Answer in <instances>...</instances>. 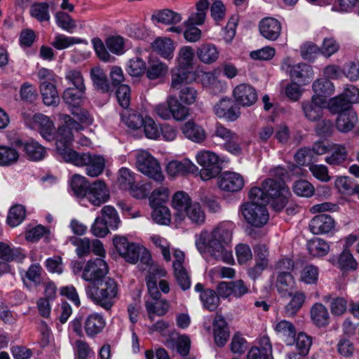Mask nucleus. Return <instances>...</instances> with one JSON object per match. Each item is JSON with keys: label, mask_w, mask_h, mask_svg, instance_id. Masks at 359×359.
<instances>
[{"label": "nucleus", "mask_w": 359, "mask_h": 359, "mask_svg": "<svg viewBox=\"0 0 359 359\" xmlns=\"http://www.w3.org/2000/svg\"><path fill=\"white\" fill-rule=\"evenodd\" d=\"M233 224L222 222L211 233L202 231L196 241V246L201 253L208 252L210 257L217 261L229 263L232 259L229 243L232 239Z\"/></svg>", "instance_id": "nucleus-1"}, {"label": "nucleus", "mask_w": 359, "mask_h": 359, "mask_svg": "<svg viewBox=\"0 0 359 359\" xmlns=\"http://www.w3.org/2000/svg\"><path fill=\"white\" fill-rule=\"evenodd\" d=\"M262 193L256 187L250 190V202L242 206V214L246 222L253 226L260 228L269 220V213L266 208V197L262 199Z\"/></svg>", "instance_id": "nucleus-2"}, {"label": "nucleus", "mask_w": 359, "mask_h": 359, "mask_svg": "<svg viewBox=\"0 0 359 359\" xmlns=\"http://www.w3.org/2000/svg\"><path fill=\"white\" fill-rule=\"evenodd\" d=\"M85 291L87 297L96 305L109 311L118 295V285L114 279L107 277L95 284L88 285Z\"/></svg>", "instance_id": "nucleus-3"}, {"label": "nucleus", "mask_w": 359, "mask_h": 359, "mask_svg": "<svg viewBox=\"0 0 359 359\" xmlns=\"http://www.w3.org/2000/svg\"><path fill=\"white\" fill-rule=\"evenodd\" d=\"M257 188L262 193L260 199L266 197L267 204L271 200L276 211H280L286 206L290 191L283 180L269 178L263 182L262 188Z\"/></svg>", "instance_id": "nucleus-4"}, {"label": "nucleus", "mask_w": 359, "mask_h": 359, "mask_svg": "<svg viewBox=\"0 0 359 359\" xmlns=\"http://www.w3.org/2000/svg\"><path fill=\"white\" fill-rule=\"evenodd\" d=\"M68 163H72L76 166H86V174L92 177L101 175L105 167V160L100 155H91L90 153H78L72 149L67 152H63L60 155Z\"/></svg>", "instance_id": "nucleus-5"}, {"label": "nucleus", "mask_w": 359, "mask_h": 359, "mask_svg": "<svg viewBox=\"0 0 359 359\" xmlns=\"http://www.w3.org/2000/svg\"><path fill=\"white\" fill-rule=\"evenodd\" d=\"M64 125L60 126L56 131V150L60 155L63 152H67L72 150L71 144L74 140L72 130L81 131L83 130L82 124L79 121H76L70 115L62 114L60 116Z\"/></svg>", "instance_id": "nucleus-6"}, {"label": "nucleus", "mask_w": 359, "mask_h": 359, "mask_svg": "<svg viewBox=\"0 0 359 359\" xmlns=\"http://www.w3.org/2000/svg\"><path fill=\"white\" fill-rule=\"evenodd\" d=\"M154 111L163 120L172 117L176 121H183L189 116V109L183 106L175 95L168 96L165 102L157 104Z\"/></svg>", "instance_id": "nucleus-7"}, {"label": "nucleus", "mask_w": 359, "mask_h": 359, "mask_svg": "<svg viewBox=\"0 0 359 359\" xmlns=\"http://www.w3.org/2000/svg\"><path fill=\"white\" fill-rule=\"evenodd\" d=\"M136 166L140 172L157 182H162L164 176L158 161L147 151H139L135 155Z\"/></svg>", "instance_id": "nucleus-8"}, {"label": "nucleus", "mask_w": 359, "mask_h": 359, "mask_svg": "<svg viewBox=\"0 0 359 359\" xmlns=\"http://www.w3.org/2000/svg\"><path fill=\"white\" fill-rule=\"evenodd\" d=\"M198 163L203 167L200 176L204 181L215 177L221 172L218 156L213 152L203 151L196 156Z\"/></svg>", "instance_id": "nucleus-9"}, {"label": "nucleus", "mask_w": 359, "mask_h": 359, "mask_svg": "<svg viewBox=\"0 0 359 359\" xmlns=\"http://www.w3.org/2000/svg\"><path fill=\"white\" fill-rule=\"evenodd\" d=\"M109 271L107 262L101 257L90 259L83 267L82 278L86 281L95 284L105 278Z\"/></svg>", "instance_id": "nucleus-10"}, {"label": "nucleus", "mask_w": 359, "mask_h": 359, "mask_svg": "<svg viewBox=\"0 0 359 359\" xmlns=\"http://www.w3.org/2000/svg\"><path fill=\"white\" fill-rule=\"evenodd\" d=\"M114 245L118 252L126 262L135 264L140 257L142 248L134 243H129L124 236H116L113 239Z\"/></svg>", "instance_id": "nucleus-11"}, {"label": "nucleus", "mask_w": 359, "mask_h": 359, "mask_svg": "<svg viewBox=\"0 0 359 359\" xmlns=\"http://www.w3.org/2000/svg\"><path fill=\"white\" fill-rule=\"evenodd\" d=\"M282 69L289 74L292 80L303 85L309 83L313 77L312 67L306 63L291 65L284 62Z\"/></svg>", "instance_id": "nucleus-12"}, {"label": "nucleus", "mask_w": 359, "mask_h": 359, "mask_svg": "<svg viewBox=\"0 0 359 359\" xmlns=\"http://www.w3.org/2000/svg\"><path fill=\"white\" fill-rule=\"evenodd\" d=\"M325 100L320 96L313 95L309 100L302 102V109L305 118L310 121L319 120L323 114Z\"/></svg>", "instance_id": "nucleus-13"}, {"label": "nucleus", "mask_w": 359, "mask_h": 359, "mask_svg": "<svg viewBox=\"0 0 359 359\" xmlns=\"http://www.w3.org/2000/svg\"><path fill=\"white\" fill-rule=\"evenodd\" d=\"M215 114L219 118H223L228 121L237 120L240 115V107L231 98H222L214 107Z\"/></svg>", "instance_id": "nucleus-14"}, {"label": "nucleus", "mask_w": 359, "mask_h": 359, "mask_svg": "<svg viewBox=\"0 0 359 359\" xmlns=\"http://www.w3.org/2000/svg\"><path fill=\"white\" fill-rule=\"evenodd\" d=\"M218 186L220 189L229 192H238L244 187L242 175L235 172H224L218 178Z\"/></svg>", "instance_id": "nucleus-15"}, {"label": "nucleus", "mask_w": 359, "mask_h": 359, "mask_svg": "<svg viewBox=\"0 0 359 359\" xmlns=\"http://www.w3.org/2000/svg\"><path fill=\"white\" fill-rule=\"evenodd\" d=\"M196 79V73L193 70L175 67L171 70L170 88L179 90L180 88L193 83Z\"/></svg>", "instance_id": "nucleus-16"}, {"label": "nucleus", "mask_w": 359, "mask_h": 359, "mask_svg": "<svg viewBox=\"0 0 359 359\" xmlns=\"http://www.w3.org/2000/svg\"><path fill=\"white\" fill-rule=\"evenodd\" d=\"M233 97L238 104L250 107L257 100V93L255 88L250 84L241 83L238 85L233 91Z\"/></svg>", "instance_id": "nucleus-17"}, {"label": "nucleus", "mask_w": 359, "mask_h": 359, "mask_svg": "<svg viewBox=\"0 0 359 359\" xmlns=\"http://www.w3.org/2000/svg\"><path fill=\"white\" fill-rule=\"evenodd\" d=\"M33 123L34 128L39 131L43 138L50 142L56 140V132L53 122L47 116L42 114L34 115Z\"/></svg>", "instance_id": "nucleus-18"}, {"label": "nucleus", "mask_w": 359, "mask_h": 359, "mask_svg": "<svg viewBox=\"0 0 359 359\" xmlns=\"http://www.w3.org/2000/svg\"><path fill=\"white\" fill-rule=\"evenodd\" d=\"M86 196L93 205L100 206L108 200L109 192L104 181L97 180L89 186Z\"/></svg>", "instance_id": "nucleus-19"}, {"label": "nucleus", "mask_w": 359, "mask_h": 359, "mask_svg": "<svg viewBox=\"0 0 359 359\" xmlns=\"http://www.w3.org/2000/svg\"><path fill=\"white\" fill-rule=\"evenodd\" d=\"M279 268L285 269L287 271H281L277 278V288L279 292H287L294 284V278L290 271L294 267V262L290 259H285L278 263Z\"/></svg>", "instance_id": "nucleus-20"}, {"label": "nucleus", "mask_w": 359, "mask_h": 359, "mask_svg": "<svg viewBox=\"0 0 359 359\" xmlns=\"http://www.w3.org/2000/svg\"><path fill=\"white\" fill-rule=\"evenodd\" d=\"M311 323L318 328L326 327L330 324V315L327 308L322 303L316 302L310 309Z\"/></svg>", "instance_id": "nucleus-21"}, {"label": "nucleus", "mask_w": 359, "mask_h": 359, "mask_svg": "<svg viewBox=\"0 0 359 359\" xmlns=\"http://www.w3.org/2000/svg\"><path fill=\"white\" fill-rule=\"evenodd\" d=\"M334 227V220L326 214L315 216L309 223V229L313 234L329 233Z\"/></svg>", "instance_id": "nucleus-22"}, {"label": "nucleus", "mask_w": 359, "mask_h": 359, "mask_svg": "<svg viewBox=\"0 0 359 359\" xmlns=\"http://www.w3.org/2000/svg\"><path fill=\"white\" fill-rule=\"evenodd\" d=\"M192 203L189 194L183 191H177L172 198V207L177 212L175 219L181 222L184 219V212Z\"/></svg>", "instance_id": "nucleus-23"}, {"label": "nucleus", "mask_w": 359, "mask_h": 359, "mask_svg": "<svg viewBox=\"0 0 359 359\" xmlns=\"http://www.w3.org/2000/svg\"><path fill=\"white\" fill-rule=\"evenodd\" d=\"M259 27L261 34L270 41L276 40L280 34L281 25L278 20L273 18H266L262 20Z\"/></svg>", "instance_id": "nucleus-24"}, {"label": "nucleus", "mask_w": 359, "mask_h": 359, "mask_svg": "<svg viewBox=\"0 0 359 359\" xmlns=\"http://www.w3.org/2000/svg\"><path fill=\"white\" fill-rule=\"evenodd\" d=\"M15 144L23 146L25 155L30 161H41L43 159L46 155V148L34 140L23 143L22 140H18L15 141Z\"/></svg>", "instance_id": "nucleus-25"}, {"label": "nucleus", "mask_w": 359, "mask_h": 359, "mask_svg": "<svg viewBox=\"0 0 359 359\" xmlns=\"http://www.w3.org/2000/svg\"><path fill=\"white\" fill-rule=\"evenodd\" d=\"M169 175L175 177L177 175H184L188 173H195L198 171V168L189 159L182 161H172L168 163L166 168Z\"/></svg>", "instance_id": "nucleus-26"}, {"label": "nucleus", "mask_w": 359, "mask_h": 359, "mask_svg": "<svg viewBox=\"0 0 359 359\" xmlns=\"http://www.w3.org/2000/svg\"><path fill=\"white\" fill-rule=\"evenodd\" d=\"M358 121V115L353 109L345 110L338 114L336 128L341 133H348L355 128Z\"/></svg>", "instance_id": "nucleus-27"}, {"label": "nucleus", "mask_w": 359, "mask_h": 359, "mask_svg": "<svg viewBox=\"0 0 359 359\" xmlns=\"http://www.w3.org/2000/svg\"><path fill=\"white\" fill-rule=\"evenodd\" d=\"M25 257V255L22 249L11 248L8 243L0 242V262L9 264L13 261L21 262Z\"/></svg>", "instance_id": "nucleus-28"}, {"label": "nucleus", "mask_w": 359, "mask_h": 359, "mask_svg": "<svg viewBox=\"0 0 359 359\" xmlns=\"http://www.w3.org/2000/svg\"><path fill=\"white\" fill-rule=\"evenodd\" d=\"M182 133L195 143H202L206 139V133L202 126L193 121L186 122L182 127Z\"/></svg>", "instance_id": "nucleus-29"}, {"label": "nucleus", "mask_w": 359, "mask_h": 359, "mask_svg": "<svg viewBox=\"0 0 359 359\" xmlns=\"http://www.w3.org/2000/svg\"><path fill=\"white\" fill-rule=\"evenodd\" d=\"M40 91L43 103L47 106H57L60 102V97L54 84L44 81L41 83Z\"/></svg>", "instance_id": "nucleus-30"}, {"label": "nucleus", "mask_w": 359, "mask_h": 359, "mask_svg": "<svg viewBox=\"0 0 359 359\" xmlns=\"http://www.w3.org/2000/svg\"><path fill=\"white\" fill-rule=\"evenodd\" d=\"M274 329L277 334L284 338L286 345L293 344L295 341L297 331L292 323L285 320H280L275 325Z\"/></svg>", "instance_id": "nucleus-31"}, {"label": "nucleus", "mask_w": 359, "mask_h": 359, "mask_svg": "<svg viewBox=\"0 0 359 359\" xmlns=\"http://www.w3.org/2000/svg\"><path fill=\"white\" fill-rule=\"evenodd\" d=\"M196 56L204 64H212L219 57V50L212 43H203L196 50Z\"/></svg>", "instance_id": "nucleus-32"}, {"label": "nucleus", "mask_w": 359, "mask_h": 359, "mask_svg": "<svg viewBox=\"0 0 359 359\" xmlns=\"http://www.w3.org/2000/svg\"><path fill=\"white\" fill-rule=\"evenodd\" d=\"M105 321L102 316L95 313L88 316L84 321V329L86 334L93 337L103 330Z\"/></svg>", "instance_id": "nucleus-33"}, {"label": "nucleus", "mask_w": 359, "mask_h": 359, "mask_svg": "<svg viewBox=\"0 0 359 359\" xmlns=\"http://www.w3.org/2000/svg\"><path fill=\"white\" fill-rule=\"evenodd\" d=\"M168 66L158 59H150L146 69V75L149 80L163 78L168 73Z\"/></svg>", "instance_id": "nucleus-34"}, {"label": "nucleus", "mask_w": 359, "mask_h": 359, "mask_svg": "<svg viewBox=\"0 0 359 359\" xmlns=\"http://www.w3.org/2000/svg\"><path fill=\"white\" fill-rule=\"evenodd\" d=\"M288 295L291 297L292 299L284 308V315L286 317H293L303 306L306 295L302 292H296L294 294L289 292Z\"/></svg>", "instance_id": "nucleus-35"}, {"label": "nucleus", "mask_w": 359, "mask_h": 359, "mask_svg": "<svg viewBox=\"0 0 359 359\" xmlns=\"http://www.w3.org/2000/svg\"><path fill=\"white\" fill-rule=\"evenodd\" d=\"M152 48L158 55L165 59L172 57L174 46L172 40L168 38L156 39L152 43Z\"/></svg>", "instance_id": "nucleus-36"}, {"label": "nucleus", "mask_w": 359, "mask_h": 359, "mask_svg": "<svg viewBox=\"0 0 359 359\" xmlns=\"http://www.w3.org/2000/svg\"><path fill=\"white\" fill-rule=\"evenodd\" d=\"M200 300L203 308L210 311H215L220 304L219 297L217 292L210 288L205 289V291L200 294Z\"/></svg>", "instance_id": "nucleus-37"}, {"label": "nucleus", "mask_w": 359, "mask_h": 359, "mask_svg": "<svg viewBox=\"0 0 359 359\" xmlns=\"http://www.w3.org/2000/svg\"><path fill=\"white\" fill-rule=\"evenodd\" d=\"M121 119L123 122L132 129H138L141 128L145 121V118L141 114L136 111L126 109L121 113Z\"/></svg>", "instance_id": "nucleus-38"}, {"label": "nucleus", "mask_w": 359, "mask_h": 359, "mask_svg": "<svg viewBox=\"0 0 359 359\" xmlns=\"http://www.w3.org/2000/svg\"><path fill=\"white\" fill-rule=\"evenodd\" d=\"M323 300L327 303L330 302V308L334 316H339L343 315L347 309V301L341 297H332L330 294L323 296Z\"/></svg>", "instance_id": "nucleus-39"}, {"label": "nucleus", "mask_w": 359, "mask_h": 359, "mask_svg": "<svg viewBox=\"0 0 359 359\" xmlns=\"http://www.w3.org/2000/svg\"><path fill=\"white\" fill-rule=\"evenodd\" d=\"M86 88H67L63 93L62 100L72 108L79 104L81 100L83 97Z\"/></svg>", "instance_id": "nucleus-40"}, {"label": "nucleus", "mask_w": 359, "mask_h": 359, "mask_svg": "<svg viewBox=\"0 0 359 359\" xmlns=\"http://www.w3.org/2000/svg\"><path fill=\"white\" fill-rule=\"evenodd\" d=\"M312 88L315 95L324 98L330 96L334 91L333 83L327 79L322 78L317 79L313 83Z\"/></svg>", "instance_id": "nucleus-41"}, {"label": "nucleus", "mask_w": 359, "mask_h": 359, "mask_svg": "<svg viewBox=\"0 0 359 359\" xmlns=\"http://www.w3.org/2000/svg\"><path fill=\"white\" fill-rule=\"evenodd\" d=\"M307 250L313 257H323L328 253L330 246L327 242L320 238H313L308 241Z\"/></svg>", "instance_id": "nucleus-42"}, {"label": "nucleus", "mask_w": 359, "mask_h": 359, "mask_svg": "<svg viewBox=\"0 0 359 359\" xmlns=\"http://www.w3.org/2000/svg\"><path fill=\"white\" fill-rule=\"evenodd\" d=\"M89 186L86 179L79 175H74L70 182L71 189L78 198H83L87 195Z\"/></svg>", "instance_id": "nucleus-43"}, {"label": "nucleus", "mask_w": 359, "mask_h": 359, "mask_svg": "<svg viewBox=\"0 0 359 359\" xmlns=\"http://www.w3.org/2000/svg\"><path fill=\"white\" fill-rule=\"evenodd\" d=\"M194 55V49L191 46L182 47L178 53L177 67L192 70Z\"/></svg>", "instance_id": "nucleus-44"}, {"label": "nucleus", "mask_w": 359, "mask_h": 359, "mask_svg": "<svg viewBox=\"0 0 359 359\" xmlns=\"http://www.w3.org/2000/svg\"><path fill=\"white\" fill-rule=\"evenodd\" d=\"M347 156L346 148L344 145L336 144L332 154L325 158V162L331 165H339L346 161Z\"/></svg>", "instance_id": "nucleus-45"}, {"label": "nucleus", "mask_w": 359, "mask_h": 359, "mask_svg": "<svg viewBox=\"0 0 359 359\" xmlns=\"http://www.w3.org/2000/svg\"><path fill=\"white\" fill-rule=\"evenodd\" d=\"M90 75L93 84L95 86L97 89L101 90L102 93L109 91L110 86L107 76L101 69H93L91 70Z\"/></svg>", "instance_id": "nucleus-46"}, {"label": "nucleus", "mask_w": 359, "mask_h": 359, "mask_svg": "<svg viewBox=\"0 0 359 359\" xmlns=\"http://www.w3.org/2000/svg\"><path fill=\"white\" fill-rule=\"evenodd\" d=\"M187 216L192 223L201 225L205 222V213L201 205L197 203H192L188 209L184 212V217Z\"/></svg>", "instance_id": "nucleus-47"}, {"label": "nucleus", "mask_w": 359, "mask_h": 359, "mask_svg": "<svg viewBox=\"0 0 359 359\" xmlns=\"http://www.w3.org/2000/svg\"><path fill=\"white\" fill-rule=\"evenodd\" d=\"M145 307L147 313H155L158 316H164L170 308L169 302L165 299H161L154 302L145 300Z\"/></svg>", "instance_id": "nucleus-48"}, {"label": "nucleus", "mask_w": 359, "mask_h": 359, "mask_svg": "<svg viewBox=\"0 0 359 359\" xmlns=\"http://www.w3.org/2000/svg\"><path fill=\"white\" fill-rule=\"evenodd\" d=\"M107 49L115 55H122L125 53V39L121 36H110L105 40Z\"/></svg>", "instance_id": "nucleus-49"}, {"label": "nucleus", "mask_w": 359, "mask_h": 359, "mask_svg": "<svg viewBox=\"0 0 359 359\" xmlns=\"http://www.w3.org/2000/svg\"><path fill=\"white\" fill-rule=\"evenodd\" d=\"M25 208L22 205H15L9 210L7 222L11 226L20 224L25 217Z\"/></svg>", "instance_id": "nucleus-50"}, {"label": "nucleus", "mask_w": 359, "mask_h": 359, "mask_svg": "<svg viewBox=\"0 0 359 359\" xmlns=\"http://www.w3.org/2000/svg\"><path fill=\"white\" fill-rule=\"evenodd\" d=\"M158 22L165 25H175L182 20L181 15L169 9L158 11L155 15Z\"/></svg>", "instance_id": "nucleus-51"}, {"label": "nucleus", "mask_w": 359, "mask_h": 359, "mask_svg": "<svg viewBox=\"0 0 359 359\" xmlns=\"http://www.w3.org/2000/svg\"><path fill=\"white\" fill-rule=\"evenodd\" d=\"M18 152L12 147H0V165L9 166L18 161Z\"/></svg>", "instance_id": "nucleus-52"}, {"label": "nucleus", "mask_w": 359, "mask_h": 359, "mask_svg": "<svg viewBox=\"0 0 359 359\" xmlns=\"http://www.w3.org/2000/svg\"><path fill=\"white\" fill-rule=\"evenodd\" d=\"M102 219L111 229H116L120 223V219L115 208L111 205H105L101 210Z\"/></svg>", "instance_id": "nucleus-53"}, {"label": "nucleus", "mask_w": 359, "mask_h": 359, "mask_svg": "<svg viewBox=\"0 0 359 359\" xmlns=\"http://www.w3.org/2000/svg\"><path fill=\"white\" fill-rule=\"evenodd\" d=\"M152 218L158 224L168 225L171 221V214L168 207L165 205L152 206Z\"/></svg>", "instance_id": "nucleus-54"}, {"label": "nucleus", "mask_w": 359, "mask_h": 359, "mask_svg": "<svg viewBox=\"0 0 359 359\" xmlns=\"http://www.w3.org/2000/svg\"><path fill=\"white\" fill-rule=\"evenodd\" d=\"M294 194L299 196L309 198L314 194V187L307 180H299L295 181L292 186Z\"/></svg>", "instance_id": "nucleus-55"}, {"label": "nucleus", "mask_w": 359, "mask_h": 359, "mask_svg": "<svg viewBox=\"0 0 359 359\" xmlns=\"http://www.w3.org/2000/svg\"><path fill=\"white\" fill-rule=\"evenodd\" d=\"M169 198V189L165 187L155 189L149 198L151 206L163 205Z\"/></svg>", "instance_id": "nucleus-56"}, {"label": "nucleus", "mask_w": 359, "mask_h": 359, "mask_svg": "<svg viewBox=\"0 0 359 359\" xmlns=\"http://www.w3.org/2000/svg\"><path fill=\"white\" fill-rule=\"evenodd\" d=\"M147 65L144 61L136 57L129 60L127 72L131 76H140L146 72Z\"/></svg>", "instance_id": "nucleus-57"}, {"label": "nucleus", "mask_w": 359, "mask_h": 359, "mask_svg": "<svg viewBox=\"0 0 359 359\" xmlns=\"http://www.w3.org/2000/svg\"><path fill=\"white\" fill-rule=\"evenodd\" d=\"M31 15L40 22L48 21L50 15L48 12V4L47 3H36L33 4L30 8Z\"/></svg>", "instance_id": "nucleus-58"}, {"label": "nucleus", "mask_w": 359, "mask_h": 359, "mask_svg": "<svg viewBox=\"0 0 359 359\" xmlns=\"http://www.w3.org/2000/svg\"><path fill=\"white\" fill-rule=\"evenodd\" d=\"M318 279V269L314 265H307L302 271L300 280L309 285L316 284Z\"/></svg>", "instance_id": "nucleus-59"}, {"label": "nucleus", "mask_w": 359, "mask_h": 359, "mask_svg": "<svg viewBox=\"0 0 359 359\" xmlns=\"http://www.w3.org/2000/svg\"><path fill=\"white\" fill-rule=\"evenodd\" d=\"M92 44L97 57L104 62H113L115 58L107 51L103 41L98 37L92 39Z\"/></svg>", "instance_id": "nucleus-60"}, {"label": "nucleus", "mask_w": 359, "mask_h": 359, "mask_svg": "<svg viewBox=\"0 0 359 359\" xmlns=\"http://www.w3.org/2000/svg\"><path fill=\"white\" fill-rule=\"evenodd\" d=\"M312 345V339L310 336L304 332L298 334L296 339V347L298 350L299 355L306 356Z\"/></svg>", "instance_id": "nucleus-61"}, {"label": "nucleus", "mask_w": 359, "mask_h": 359, "mask_svg": "<svg viewBox=\"0 0 359 359\" xmlns=\"http://www.w3.org/2000/svg\"><path fill=\"white\" fill-rule=\"evenodd\" d=\"M179 90V99L182 103L190 105L196 101L198 94L194 87L188 85L180 88Z\"/></svg>", "instance_id": "nucleus-62"}, {"label": "nucleus", "mask_w": 359, "mask_h": 359, "mask_svg": "<svg viewBox=\"0 0 359 359\" xmlns=\"http://www.w3.org/2000/svg\"><path fill=\"white\" fill-rule=\"evenodd\" d=\"M338 264L339 267L344 270H355L358 266V263L353 255L346 249L340 254Z\"/></svg>", "instance_id": "nucleus-63"}, {"label": "nucleus", "mask_w": 359, "mask_h": 359, "mask_svg": "<svg viewBox=\"0 0 359 359\" xmlns=\"http://www.w3.org/2000/svg\"><path fill=\"white\" fill-rule=\"evenodd\" d=\"M117 101L119 105L125 109H128L130 103V88L128 85L119 86L116 92Z\"/></svg>", "instance_id": "nucleus-64"}]
</instances>
